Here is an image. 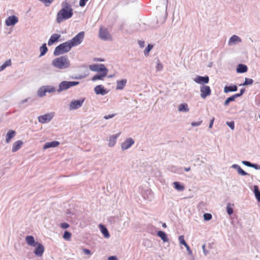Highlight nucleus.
<instances>
[{"mask_svg": "<svg viewBox=\"0 0 260 260\" xmlns=\"http://www.w3.org/2000/svg\"><path fill=\"white\" fill-rule=\"evenodd\" d=\"M61 6L62 9L57 14L56 22L58 23H60L63 20L71 18L73 15V10L67 0L62 3Z\"/></svg>", "mask_w": 260, "mask_h": 260, "instance_id": "obj_1", "label": "nucleus"}, {"mask_svg": "<svg viewBox=\"0 0 260 260\" xmlns=\"http://www.w3.org/2000/svg\"><path fill=\"white\" fill-rule=\"evenodd\" d=\"M52 65L56 69L63 70L70 66V61L67 56H61L54 59Z\"/></svg>", "mask_w": 260, "mask_h": 260, "instance_id": "obj_2", "label": "nucleus"}, {"mask_svg": "<svg viewBox=\"0 0 260 260\" xmlns=\"http://www.w3.org/2000/svg\"><path fill=\"white\" fill-rule=\"evenodd\" d=\"M72 48H73L72 45L69 41H68L56 46L53 52V55L54 56H58L67 53L71 50Z\"/></svg>", "mask_w": 260, "mask_h": 260, "instance_id": "obj_3", "label": "nucleus"}, {"mask_svg": "<svg viewBox=\"0 0 260 260\" xmlns=\"http://www.w3.org/2000/svg\"><path fill=\"white\" fill-rule=\"evenodd\" d=\"M79 84L78 81H61L58 85V88L57 89L58 92H61L62 91L66 90L73 86H75Z\"/></svg>", "mask_w": 260, "mask_h": 260, "instance_id": "obj_4", "label": "nucleus"}, {"mask_svg": "<svg viewBox=\"0 0 260 260\" xmlns=\"http://www.w3.org/2000/svg\"><path fill=\"white\" fill-rule=\"evenodd\" d=\"M84 37V31H80L75 37H74L71 40H69V42L72 45L73 47H74L80 45L83 41Z\"/></svg>", "mask_w": 260, "mask_h": 260, "instance_id": "obj_5", "label": "nucleus"}, {"mask_svg": "<svg viewBox=\"0 0 260 260\" xmlns=\"http://www.w3.org/2000/svg\"><path fill=\"white\" fill-rule=\"evenodd\" d=\"M85 101L84 99H80L77 100H73L71 102L69 106L70 110H75L80 108Z\"/></svg>", "mask_w": 260, "mask_h": 260, "instance_id": "obj_6", "label": "nucleus"}, {"mask_svg": "<svg viewBox=\"0 0 260 260\" xmlns=\"http://www.w3.org/2000/svg\"><path fill=\"white\" fill-rule=\"evenodd\" d=\"M108 72V70L107 68L100 72H99V73L96 74L92 77L91 80L92 81H95L96 80H103L104 78L107 76Z\"/></svg>", "mask_w": 260, "mask_h": 260, "instance_id": "obj_7", "label": "nucleus"}, {"mask_svg": "<svg viewBox=\"0 0 260 260\" xmlns=\"http://www.w3.org/2000/svg\"><path fill=\"white\" fill-rule=\"evenodd\" d=\"M54 115L52 113L45 114L38 117V121L41 123H46L50 122Z\"/></svg>", "mask_w": 260, "mask_h": 260, "instance_id": "obj_8", "label": "nucleus"}, {"mask_svg": "<svg viewBox=\"0 0 260 260\" xmlns=\"http://www.w3.org/2000/svg\"><path fill=\"white\" fill-rule=\"evenodd\" d=\"M193 81L200 84L204 85V84H208L209 82V78L207 75L201 76L197 75L194 79Z\"/></svg>", "mask_w": 260, "mask_h": 260, "instance_id": "obj_9", "label": "nucleus"}, {"mask_svg": "<svg viewBox=\"0 0 260 260\" xmlns=\"http://www.w3.org/2000/svg\"><path fill=\"white\" fill-rule=\"evenodd\" d=\"M201 96L205 99L207 96L210 95L211 93L210 87L207 85H203L200 87Z\"/></svg>", "mask_w": 260, "mask_h": 260, "instance_id": "obj_10", "label": "nucleus"}, {"mask_svg": "<svg viewBox=\"0 0 260 260\" xmlns=\"http://www.w3.org/2000/svg\"><path fill=\"white\" fill-rule=\"evenodd\" d=\"M100 38L103 40H108L110 37V34L107 28L101 27L99 29Z\"/></svg>", "mask_w": 260, "mask_h": 260, "instance_id": "obj_11", "label": "nucleus"}, {"mask_svg": "<svg viewBox=\"0 0 260 260\" xmlns=\"http://www.w3.org/2000/svg\"><path fill=\"white\" fill-rule=\"evenodd\" d=\"M35 247L36 248L34 251L35 254L38 257L42 256L45 251L43 245L38 242Z\"/></svg>", "mask_w": 260, "mask_h": 260, "instance_id": "obj_12", "label": "nucleus"}, {"mask_svg": "<svg viewBox=\"0 0 260 260\" xmlns=\"http://www.w3.org/2000/svg\"><path fill=\"white\" fill-rule=\"evenodd\" d=\"M94 91L97 95H105L109 92L103 85H98L94 88Z\"/></svg>", "mask_w": 260, "mask_h": 260, "instance_id": "obj_13", "label": "nucleus"}, {"mask_svg": "<svg viewBox=\"0 0 260 260\" xmlns=\"http://www.w3.org/2000/svg\"><path fill=\"white\" fill-rule=\"evenodd\" d=\"M135 141L131 138H127L125 141L123 142L121 145V149L125 150L129 148L134 144Z\"/></svg>", "mask_w": 260, "mask_h": 260, "instance_id": "obj_14", "label": "nucleus"}, {"mask_svg": "<svg viewBox=\"0 0 260 260\" xmlns=\"http://www.w3.org/2000/svg\"><path fill=\"white\" fill-rule=\"evenodd\" d=\"M18 22V18L15 15L9 16L5 21V24L7 26H14Z\"/></svg>", "mask_w": 260, "mask_h": 260, "instance_id": "obj_15", "label": "nucleus"}, {"mask_svg": "<svg viewBox=\"0 0 260 260\" xmlns=\"http://www.w3.org/2000/svg\"><path fill=\"white\" fill-rule=\"evenodd\" d=\"M89 68L91 71L98 72L107 69L104 64H91L89 66Z\"/></svg>", "mask_w": 260, "mask_h": 260, "instance_id": "obj_16", "label": "nucleus"}, {"mask_svg": "<svg viewBox=\"0 0 260 260\" xmlns=\"http://www.w3.org/2000/svg\"><path fill=\"white\" fill-rule=\"evenodd\" d=\"M60 37L61 35L58 34H53L52 35L48 41V45L50 46L55 43L57 42Z\"/></svg>", "mask_w": 260, "mask_h": 260, "instance_id": "obj_17", "label": "nucleus"}, {"mask_svg": "<svg viewBox=\"0 0 260 260\" xmlns=\"http://www.w3.org/2000/svg\"><path fill=\"white\" fill-rule=\"evenodd\" d=\"M231 168L237 170L238 173L241 176H250L251 178L253 177V176L250 175V174H248V173L246 172L245 171H244L241 167L237 165V164H234L232 166Z\"/></svg>", "mask_w": 260, "mask_h": 260, "instance_id": "obj_18", "label": "nucleus"}, {"mask_svg": "<svg viewBox=\"0 0 260 260\" xmlns=\"http://www.w3.org/2000/svg\"><path fill=\"white\" fill-rule=\"evenodd\" d=\"M60 143L57 141H53L46 142L43 146L44 149H47L50 148H55L59 145Z\"/></svg>", "mask_w": 260, "mask_h": 260, "instance_id": "obj_19", "label": "nucleus"}, {"mask_svg": "<svg viewBox=\"0 0 260 260\" xmlns=\"http://www.w3.org/2000/svg\"><path fill=\"white\" fill-rule=\"evenodd\" d=\"M247 71L248 67L246 64L239 63L237 66L236 72L237 73L243 74L247 72Z\"/></svg>", "mask_w": 260, "mask_h": 260, "instance_id": "obj_20", "label": "nucleus"}, {"mask_svg": "<svg viewBox=\"0 0 260 260\" xmlns=\"http://www.w3.org/2000/svg\"><path fill=\"white\" fill-rule=\"evenodd\" d=\"M25 241L28 245L33 247H35L38 243V242L35 241L34 237L31 235L26 236Z\"/></svg>", "mask_w": 260, "mask_h": 260, "instance_id": "obj_21", "label": "nucleus"}, {"mask_svg": "<svg viewBox=\"0 0 260 260\" xmlns=\"http://www.w3.org/2000/svg\"><path fill=\"white\" fill-rule=\"evenodd\" d=\"M23 143L21 140H18L15 142L13 145L12 151L13 152L18 151L22 146Z\"/></svg>", "mask_w": 260, "mask_h": 260, "instance_id": "obj_22", "label": "nucleus"}, {"mask_svg": "<svg viewBox=\"0 0 260 260\" xmlns=\"http://www.w3.org/2000/svg\"><path fill=\"white\" fill-rule=\"evenodd\" d=\"M99 226L100 231L104 237L105 238H109L110 237V235L107 228L102 224H100Z\"/></svg>", "mask_w": 260, "mask_h": 260, "instance_id": "obj_23", "label": "nucleus"}, {"mask_svg": "<svg viewBox=\"0 0 260 260\" xmlns=\"http://www.w3.org/2000/svg\"><path fill=\"white\" fill-rule=\"evenodd\" d=\"M127 82L126 79H122L121 80H117L116 82V90H122L125 86Z\"/></svg>", "mask_w": 260, "mask_h": 260, "instance_id": "obj_24", "label": "nucleus"}, {"mask_svg": "<svg viewBox=\"0 0 260 260\" xmlns=\"http://www.w3.org/2000/svg\"><path fill=\"white\" fill-rule=\"evenodd\" d=\"M238 90V87L236 85H230L228 86H225L224 87V92L225 93H229L230 92H235L237 91Z\"/></svg>", "mask_w": 260, "mask_h": 260, "instance_id": "obj_25", "label": "nucleus"}, {"mask_svg": "<svg viewBox=\"0 0 260 260\" xmlns=\"http://www.w3.org/2000/svg\"><path fill=\"white\" fill-rule=\"evenodd\" d=\"M119 135V134H118L112 135L111 136H110L109 137V143H108V146L109 147H112L115 145V144L116 142V140H117V138Z\"/></svg>", "mask_w": 260, "mask_h": 260, "instance_id": "obj_26", "label": "nucleus"}, {"mask_svg": "<svg viewBox=\"0 0 260 260\" xmlns=\"http://www.w3.org/2000/svg\"><path fill=\"white\" fill-rule=\"evenodd\" d=\"M16 135V132L14 130H9L7 134H6V142L7 143H9L11 139L14 137V136Z\"/></svg>", "mask_w": 260, "mask_h": 260, "instance_id": "obj_27", "label": "nucleus"}, {"mask_svg": "<svg viewBox=\"0 0 260 260\" xmlns=\"http://www.w3.org/2000/svg\"><path fill=\"white\" fill-rule=\"evenodd\" d=\"M157 235L161 238L163 242H167L169 241V238H168L167 234L165 232L162 231H158L157 232Z\"/></svg>", "mask_w": 260, "mask_h": 260, "instance_id": "obj_28", "label": "nucleus"}, {"mask_svg": "<svg viewBox=\"0 0 260 260\" xmlns=\"http://www.w3.org/2000/svg\"><path fill=\"white\" fill-rule=\"evenodd\" d=\"M241 39L237 35H233L229 41V45H232L236 42H241Z\"/></svg>", "mask_w": 260, "mask_h": 260, "instance_id": "obj_29", "label": "nucleus"}, {"mask_svg": "<svg viewBox=\"0 0 260 260\" xmlns=\"http://www.w3.org/2000/svg\"><path fill=\"white\" fill-rule=\"evenodd\" d=\"M179 112H188L189 111L188 105L186 103H181L178 106Z\"/></svg>", "mask_w": 260, "mask_h": 260, "instance_id": "obj_30", "label": "nucleus"}, {"mask_svg": "<svg viewBox=\"0 0 260 260\" xmlns=\"http://www.w3.org/2000/svg\"><path fill=\"white\" fill-rule=\"evenodd\" d=\"M48 49L47 47L46 43H43L42 46L40 47V54L39 57H41L45 55L47 52Z\"/></svg>", "mask_w": 260, "mask_h": 260, "instance_id": "obj_31", "label": "nucleus"}, {"mask_svg": "<svg viewBox=\"0 0 260 260\" xmlns=\"http://www.w3.org/2000/svg\"><path fill=\"white\" fill-rule=\"evenodd\" d=\"M174 188L178 191H181L184 190V186L180 182L175 181L173 182Z\"/></svg>", "mask_w": 260, "mask_h": 260, "instance_id": "obj_32", "label": "nucleus"}, {"mask_svg": "<svg viewBox=\"0 0 260 260\" xmlns=\"http://www.w3.org/2000/svg\"><path fill=\"white\" fill-rule=\"evenodd\" d=\"M253 192L257 201L260 202V190L257 185L253 186Z\"/></svg>", "mask_w": 260, "mask_h": 260, "instance_id": "obj_33", "label": "nucleus"}, {"mask_svg": "<svg viewBox=\"0 0 260 260\" xmlns=\"http://www.w3.org/2000/svg\"><path fill=\"white\" fill-rule=\"evenodd\" d=\"M28 100H29V99L27 98V99H25L21 101L20 102V103H19V107L21 109H24L26 107H27V106H28L29 105H30L31 104V103H30L29 104H27V105H24V104L25 103H26L28 102Z\"/></svg>", "mask_w": 260, "mask_h": 260, "instance_id": "obj_34", "label": "nucleus"}, {"mask_svg": "<svg viewBox=\"0 0 260 260\" xmlns=\"http://www.w3.org/2000/svg\"><path fill=\"white\" fill-rule=\"evenodd\" d=\"M253 82H254V81L252 79L245 78V81H244V82L243 83L239 84V86H241L250 85L252 84Z\"/></svg>", "mask_w": 260, "mask_h": 260, "instance_id": "obj_35", "label": "nucleus"}, {"mask_svg": "<svg viewBox=\"0 0 260 260\" xmlns=\"http://www.w3.org/2000/svg\"><path fill=\"white\" fill-rule=\"evenodd\" d=\"M46 90L44 88V86H43L39 88L37 91V94L39 97H43L46 95Z\"/></svg>", "mask_w": 260, "mask_h": 260, "instance_id": "obj_36", "label": "nucleus"}, {"mask_svg": "<svg viewBox=\"0 0 260 260\" xmlns=\"http://www.w3.org/2000/svg\"><path fill=\"white\" fill-rule=\"evenodd\" d=\"M153 45L151 44H148L147 46L146 47L144 51V54L145 56H147L149 55L150 51L153 48Z\"/></svg>", "mask_w": 260, "mask_h": 260, "instance_id": "obj_37", "label": "nucleus"}, {"mask_svg": "<svg viewBox=\"0 0 260 260\" xmlns=\"http://www.w3.org/2000/svg\"><path fill=\"white\" fill-rule=\"evenodd\" d=\"M11 65L10 59L6 60L1 66H0V72L3 71L6 68Z\"/></svg>", "mask_w": 260, "mask_h": 260, "instance_id": "obj_38", "label": "nucleus"}, {"mask_svg": "<svg viewBox=\"0 0 260 260\" xmlns=\"http://www.w3.org/2000/svg\"><path fill=\"white\" fill-rule=\"evenodd\" d=\"M44 86L46 90V93L47 92L52 93V92H55L56 90L55 88L53 86L46 85V86Z\"/></svg>", "mask_w": 260, "mask_h": 260, "instance_id": "obj_39", "label": "nucleus"}, {"mask_svg": "<svg viewBox=\"0 0 260 260\" xmlns=\"http://www.w3.org/2000/svg\"><path fill=\"white\" fill-rule=\"evenodd\" d=\"M71 236H72V234L70 232H69L68 231H64L63 235V238L64 239H65L66 240H68L71 239Z\"/></svg>", "mask_w": 260, "mask_h": 260, "instance_id": "obj_40", "label": "nucleus"}, {"mask_svg": "<svg viewBox=\"0 0 260 260\" xmlns=\"http://www.w3.org/2000/svg\"><path fill=\"white\" fill-rule=\"evenodd\" d=\"M235 100L233 95L228 98L224 102V105L227 106L229 105L230 102H233Z\"/></svg>", "mask_w": 260, "mask_h": 260, "instance_id": "obj_41", "label": "nucleus"}, {"mask_svg": "<svg viewBox=\"0 0 260 260\" xmlns=\"http://www.w3.org/2000/svg\"><path fill=\"white\" fill-rule=\"evenodd\" d=\"M178 239L180 244L184 245L185 247L188 245L185 242L184 237L183 235L179 236Z\"/></svg>", "mask_w": 260, "mask_h": 260, "instance_id": "obj_42", "label": "nucleus"}, {"mask_svg": "<svg viewBox=\"0 0 260 260\" xmlns=\"http://www.w3.org/2000/svg\"><path fill=\"white\" fill-rule=\"evenodd\" d=\"M226 212L229 215H231L233 213V209L231 206V204L230 203L227 204Z\"/></svg>", "mask_w": 260, "mask_h": 260, "instance_id": "obj_43", "label": "nucleus"}, {"mask_svg": "<svg viewBox=\"0 0 260 260\" xmlns=\"http://www.w3.org/2000/svg\"><path fill=\"white\" fill-rule=\"evenodd\" d=\"M203 217L205 221H209L212 219V216L210 213H206L204 214Z\"/></svg>", "mask_w": 260, "mask_h": 260, "instance_id": "obj_44", "label": "nucleus"}, {"mask_svg": "<svg viewBox=\"0 0 260 260\" xmlns=\"http://www.w3.org/2000/svg\"><path fill=\"white\" fill-rule=\"evenodd\" d=\"M226 124L229 126L232 130L235 128V122L234 121H228Z\"/></svg>", "mask_w": 260, "mask_h": 260, "instance_id": "obj_45", "label": "nucleus"}, {"mask_svg": "<svg viewBox=\"0 0 260 260\" xmlns=\"http://www.w3.org/2000/svg\"><path fill=\"white\" fill-rule=\"evenodd\" d=\"M59 226L62 229H67L69 228L70 225L67 222H62L60 224Z\"/></svg>", "mask_w": 260, "mask_h": 260, "instance_id": "obj_46", "label": "nucleus"}, {"mask_svg": "<svg viewBox=\"0 0 260 260\" xmlns=\"http://www.w3.org/2000/svg\"><path fill=\"white\" fill-rule=\"evenodd\" d=\"M156 69V70L158 71H161L163 69V66H162V64L161 63V62L159 60H158V61H157Z\"/></svg>", "mask_w": 260, "mask_h": 260, "instance_id": "obj_47", "label": "nucleus"}, {"mask_svg": "<svg viewBox=\"0 0 260 260\" xmlns=\"http://www.w3.org/2000/svg\"><path fill=\"white\" fill-rule=\"evenodd\" d=\"M242 163L247 166V167H251V166H252V163H251V162L249 161H247V160H243L242 161Z\"/></svg>", "mask_w": 260, "mask_h": 260, "instance_id": "obj_48", "label": "nucleus"}, {"mask_svg": "<svg viewBox=\"0 0 260 260\" xmlns=\"http://www.w3.org/2000/svg\"><path fill=\"white\" fill-rule=\"evenodd\" d=\"M88 1L89 0H80L79 1V6L81 7H84Z\"/></svg>", "mask_w": 260, "mask_h": 260, "instance_id": "obj_49", "label": "nucleus"}, {"mask_svg": "<svg viewBox=\"0 0 260 260\" xmlns=\"http://www.w3.org/2000/svg\"><path fill=\"white\" fill-rule=\"evenodd\" d=\"M202 122V120L197 121V122H192L191 123V125L192 126H198L200 125L201 124Z\"/></svg>", "mask_w": 260, "mask_h": 260, "instance_id": "obj_50", "label": "nucleus"}, {"mask_svg": "<svg viewBox=\"0 0 260 260\" xmlns=\"http://www.w3.org/2000/svg\"><path fill=\"white\" fill-rule=\"evenodd\" d=\"M116 115L115 114H109L108 115H105L104 116V118L105 119H111V118H112L113 117H114Z\"/></svg>", "mask_w": 260, "mask_h": 260, "instance_id": "obj_51", "label": "nucleus"}, {"mask_svg": "<svg viewBox=\"0 0 260 260\" xmlns=\"http://www.w3.org/2000/svg\"><path fill=\"white\" fill-rule=\"evenodd\" d=\"M146 193L148 194V196L147 197V199L149 200H151V198L153 197L151 191L150 190H147L146 191Z\"/></svg>", "mask_w": 260, "mask_h": 260, "instance_id": "obj_52", "label": "nucleus"}, {"mask_svg": "<svg viewBox=\"0 0 260 260\" xmlns=\"http://www.w3.org/2000/svg\"><path fill=\"white\" fill-rule=\"evenodd\" d=\"M251 168H253L256 170H260V165L257 164L252 163Z\"/></svg>", "mask_w": 260, "mask_h": 260, "instance_id": "obj_53", "label": "nucleus"}, {"mask_svg": "<svg viewBox=\"0 0 260 260\" xmlns=\"http://www.w3.org/2000/svg\"><path fill=\"white\" fill-rule=\"evenodd\" d=\"M83 251L87 255H90L91 254V251L88 249L84 248L83 249Z\"/></svg>", "mask_w": 260, "mask_h": 260, "instance_id": "obj_54", "label": "nucleus"}, {"mask_svg": "<svg viewBox=\"0 0 260 260\" xmlns=\"http://www.w3.org/2000/svg\"><path fill=\"white\" fill-rule=\"evenodd\" d=\"M186 248V250L187 251V253L189 255H192V251L190 249L189 246H188V245H187V246H185Z\"/></svg>", "mask_w": 260, "mask_h": 260, "instance_id": "obj_55", "label": "nucleus"}, {"mask_svg": "<svg viewBox=\"0 0 260 260\" xmlns=\"http://www.w3.org/2000/svg\"><path fill=\"white\" fill-rule=\"evenodd\" d=\"M214 121V118L213 117L210 121L209 128H211L212 127Z\"/></svg>", "mask_w": 260, "mask_h": 260, "instance_id": "obj_56", "label": "nucleus"}, {"mask_svg": "<svg viewBox=\"0 0 260 260\" xmlns=\"http://www.w3.org/2000/svg\"><path fill=\"white\" fill-rule=\"evenodd\" d=\"M138 43L141 48H143L145 46V42L144 41H139Z\"/></svg>", "mask_w": 260, "mask_h": 260, "instance_id": "obj_57", "label": "nucleus"}, {"mask_svg": "<svg viewBox=\"0 0 260 260\" xmlns=\"http://www.w3.org/2000/svg\"><path fill=\"white\" fill-rule=\"evenodd\" d=\"M93 60L94 61H100V62H102V61H104L105 59H103V58H94L93 59Z\"/></svg>", "mask_w": 260, "mask_h": 260, "instance_id": "obj_58", "label": "nucleus"}, {"mask_svg": "<svg viewBox=\"0 0 260 260\" xmlns=\"http://www.w3.org/2000/svg\"><path fill=\"white\" fill-rule=\"evenodd\" d=\"M108 260H118V258L116 256H110Z\"/></svg>", "mask_w": 260, "mask_h": 260, "instance_id": "obj_59", "label": "nucleus"}, {"mask_svg": "<svg viewBox=\"0 0 260 260\" xmlns=\"http://www.w3.org/2000/svg\"><path fill=\"white\" fill-rule=\"evenodd\" d=\"M53 0H39V1L42 2L45 4L46 3H51Z\"/></svg>", "mask_w": 260, "mask_h": 260, "instance_id": "obj_60", "label": "nucleus"}, {"mask_svg": "<svg viewBox=\"0 0 260 260\" xmlns=\"http://www.w3.org/2000/svg\"><path fill=\"white\" fill-rule=\"evenodd\" d=\"M205 247H206L205 244H204L202 245V249H203V252H204V254L205 255H206L208 251L206 250Z\"/></svg>", "mask_w": 260, "mask_h": 260, "instance_id": "obj_61", "label": "nucleus"}, {"mask_svg": "<svg viewBox=\"0 0 260 260\" xmlns=\"http://www.w3.org/2000/svg\"><path fill=\"white\" fill-rule=\"evenodd\" d=\"M245 89L244 88H241L240 89V92H239L240 93V95H242L244 94V93L245 92Z\"/></svg>", "mask_w": 260, "mask_h": 260, "instance_id": "obj_62", "label": "nucleus"}, {"mask_svg": "<svg viewBox=\"0 0 260 260\" xmlns=\"http://www.w3.org/2000/svg\"><path fill=\"white\" fill-rule=\"evenodd\" d=\"M233 96L234 98V99H236L237 98L240 97L242 95H240V93H238L233 95Z\"/></svg>", "mask_w": 260, "mask_h": 260, "instance_id": "obj_63", "label": "nucleus"}, {"mask_svg": "<svg viewBox=\"0 0 260 260\" xmlns=\"http://www.w3.org/2000/svg\"><path fill=\"white\" fill-rule=\"evenodd\" d=\"M184 170L185 172H188L190 170V167L184 168Z\"/></svg>", "mask_w": 260, "mask_h": 260, "instance_id": "obj_64", "label": "nucleus"}]
</instances>
